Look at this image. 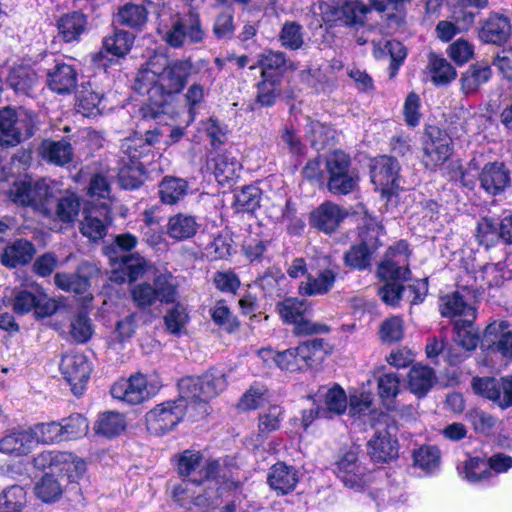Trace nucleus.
Masks as SVG:
<instances>
[{
  "instance_id": "c756f323",
  "label": "nucleus",
  "mask_w": 512,
  "mask_h": 512,
  "mask_svg": "<svg viewBox=\"0 0 512 512\" xmlns=\"http://www.w3.org/2000/svg\"><path fill=\"white\" fill-rule=\"evenodd\" d=\"M77 72L72 65L57 63L48 73L49 88L58 94H69L77 85Z\"/></svg>"
},
{
  "instance_id": "5fc2aeb1",
  "label": "nucleus",
  "mask_w": 512,
  "mask_h": 512,
  "mask_svg": "<svg viewBox=\"0 0 512 512\" xmlns=\"http://www.w3.org/2000/svg\"><path fill=\"white\" fill-rule=\"evenodd\" d=\"M429 69L436 85H446L457 76L455 68L446 59L436 55L430 56Z\"/></svg>"
},
{
  "instance_id": "13d9d810",
  "label": "nucleus",
  "mask_w": 512,
  "mask_h": 512,
  "mask_svg": "<svg viewBox=\"0 0 512 512\" xmlns=\"http://www.w3.org/2000/svg\"><path fill=\"white\" fill-rule=\"evenodd\" d=\"M63 441L74 440L85 436L88 432V421L81 414H72L60 422Z\"/></svg>"
},
{
  "instance_id": "412c9836",
  "label": "nucleus",
  "mask_w": 512,
  "mask_h": 512,
  "mask_svg": "<svg viewBox=\"0 0 512 512\" xmlns=\"http://www.w3.org/2000/svg\"><path fill=\"white\" fill-rule=\"evenodd\" d=\"M80 209L79 197L74 193L66 192L55 202H53V198L47 201L42 215L54 221L70 224L77 219Z\"/></svg>"
},
{
  "instance_id": "7c9ffc66",
  "label": "nucleus",
  "mask_w": 512,
  "mask_h": 512,
  "mask_svg": "<svg viewBox=\"0 0 512 512\" xmlns=\"http://www.w3.org/2000/svg\"><path fill=\"white\" fill-rule=\"evenodd\" d=\"M298 482L297 470L293 466L278 462L270 468L268 484L281 494L292 491Z\"/></svg>"
},
{
  "instance_id": "4468645a",
  "label": "nucleus",
  "mask_w": 512,
  "mask_h": 512,
  "mask_svg": "<svg viewBox=\"0 0 512 512\" xmlns=\"http://www.w3.org/2000/svg\"><path fill=\"white\" fill-rule=\"evenodd\" d=\"M60 371L76 396H81L91 373V365L85 355L68 352L63 355Z\"/></svg>"
},
{
  "instance_id": "a211bd4d",
  "label": "nucleus",
  "mask_w": 512,
  "mask_h": 512,
  "mask_svg": "<svg viewBox=\"0 0 512 512\" xmlns=\"http://www.w3.org/2000/svg\"><path fill=\"white\" fill-rule=\"evenodd\" d=\"M335 473L345 486L361 489L368 481V471L359 460L358 452L349 450L335 464Z\"/></svg>"
},
{
  "instance_id": "5701e85b",
  "label": "nucleus",
  "mask_w": 512,
  "mask_h": 512,
  "mask_svg": "<svg viewBox=\"0 0 512 512\" xmlns=\"http://www.w3.org/2000/svg\"><path fill=\"white\" fill-rule=\"evenodd\" d=\"M481 187L490 195H498L510 186V171L503 162H489L479 176Z\"/></svg>"
},
{
  "instance_id": "0eeeda50",
  "label": "nucleus",
  "mask_w": 512,
  "mask_h": 512,
  "mask_svg": "<svg viewBox=\"0 0 512 512\" xmlns=\"http://www.w3.org/2000/svg\"><path fill=\"white\" fill-rule=\"evenodd\" d=\"M55 191L56 184L51 180H23L14 183L10 190V197L14 203L31 207L42 215L47 201L54 198Z\"/></svg>"
},
{
  "instance_id": "a878e982",
  "label": "nucleus",
  "mask_w": 512,
  "mask_h": 512,
  "mask_svg": "<svg viewBox=\"0 0 512 512\" xmlns=\"http://www.w3.org/2000/svg\"><path fill=\"white\" fill-rule=\"evenodd\" d=\"M37 446L31 427L13 429L0 439V452L14 456L28 455Z\"/></svg>"
},
{
  "instance_id": "4c0bfd02",
  "label": "nucleus",
  "mask_w": 512,
  "mask_h": 512,
  "mask_svg": "<svg viewBox=\"0 0 512 512\" xmlns=\"http://www.w3.org/2000/svg\"><path fill=\"white\" fill-rule=\"evenodd\" d=\"M436 376L432 368L421 364H415L408 374V385L412 393L421 397L433 387Z\"/></svg>"
},
{
  "instance_id": "f3484780",
  "label": "nucleus",
  "mask_w": 512,
  "mask_h": 512,
  "mask_svg": "<svg viewBox=\"0 0 512 512\" xmlns=\"http://www.w3.org/2000/svg\"><path fill=\"white\" fill-rule=\"evenodd\" d=\"M218 496V487L212 486V489H208L207 485L196 484L186 479H183L173 489L174 500L186 509H191L192 505L208 506Z\"/></svg>"
},
{
  "instance_id": "c03bdc74",
  "label": "nucleus",
  "mask_w": 512,
  "mask_h": 512,
  "mask_svg": "<svg viewBox=\"0 0 512 512\" xmlns=\"http://www.w3.org/2000/svg\"><path fill=\"white\" fill-rule=\"evenodd\" d=\"M64 477H56L53 473H46L36 484L35 493L45 503H52L60 499L64 489Z\"/></svg>"
},
{
  "instance_id": "864d4df0",
  "label": "nucleus",
  "mask_w": 512,
  "mask_h": 512,
  "mask_svg": "<svg viewBox=\"0 0 512 512\" xmlns=\"http://www.w3.org/2000/svg\"><path fill=\"white\" fill-rule=\"evenodd\" d=\"M117 269L124 274V276L119 277L121 281L128 280L132 282L144 274L147 269V261L135 254L122 255Z\"/></svg>"
},
{
  "instance_id": "473e14b6",
  "label": "nucleus",
  "mask_w": 512,
  "mask_h": 512,
  "mask_svg": "<svg viewBox=\"0 0 512 512\" xmlns=\"http://www.w3.org/2000/svg\"><path fill=\"white\" fill-rule=\"evenodd\" d=\"M134 43V35L128 31L115 29L112 34L104 37L103 51L96 57L95 61H100L103 57V52H107L115 57H124L129 53Z\"/></svg>"
},
{
  "instance_id": "4d7b16f0",
  "label": "nucleus",
  "mask_w": 512,
  "mask_h": 512,
  "mask_svg": "<svg viewBox=\"0 0 512 512\" xmlns=\"http://www.w3.org/2000/svg\"><path fill=\"white\" fill-rule=\"evenodd\" d=\"M324 340L314 338L300 343L295 347L300 370L308 369L314 362L317 354L323 350Z\"/></svg>"
},
{
  "instance_id": "72a5a7b5",
  "label": "nucleus",
  "mask_w": 512,
  "mask_h": 512,
  "mask_svg": "<svg viewBox=\"0 0 512 512\" xmlns=\"http://www.w3.org/2000/svg\"><path fill=\"white\" fill-rule=\"evenodd\" d=\"M35 252L32 242L18 239L4 249L1 260L6 267L14 268L29 263Z\"/></svg>"
},
{
  "instance_id": "f03ea898",
  "label": "nucleus",
  "mask_w": 512,
  "mask_h": 512,
  "mask_svg": "<svg viewBox=\"0 0 512 512\" xmlns=\"http://www.w3.org/2000/svg\"><path fill=\"white\" fill-rule=\"evenodd\" d=\"M227 386L224 370L211 368L200 377H186L179 381L178 388L182 397L204 416L208 413L207 402L219 395Z\"/></svg>"
},
{
  "instance_id": "e433bc0d",
  "label": "nucleus",
  "mask_w": 512,
  "mask_h": 512,
  "mask_svg": "<svg viewBox=\"0 0 512 512\" xmlns=\"http://www.w3.org/2000/svg\"><path fill=\"white\" fill-rule=\"evenodd\" d=\"M476 317L458 319L454 324V341L465 351L475 350L480 341L479 329L474 326Z\"/></svg>"
},
{
  "instance_id": "6ab92c4d",
  "label": "nucleus",
  "mask_w": 512,
  "mask_h": 512,
  "mask_svg": "<svg viewBox=\"0 0 512 512\" xmlns=\"http://www.w3.org/2000/svg\"><path fill=\"white\" fill-rule=\"evenodd\" d=\"M111 394L115 399L135 405L149 399L154 390L148 386L146 377L138 373L128 380L115 383L111 387Z\"/></svg>"
},
{
  "instance_id": "680f3d73",
  "label": "nucleus",
  "mask_w": 512,
  "mask_h": 512,
  "mask_svg": "<svg viewBox=\"0 0 512 512\" xmlns=\"http://www.w3.org/2000/svg\"><path fill=\"white\" fill-rule=\"evenodd\" d=\"M54 282L58 288L76 294L85 293L90 286L87 277L76 273H56Z\"/></svg>"
},
{
  "instance_id": "393cba45",
  "label": "nucleus",
  "mask_w": 512,
  "mask_h": 512,
  "mask_svg": "<svg viewBox=\"0 0 512 512\" xmlns=\"http://www.w3.org/2000/svg\"><path fill=\"white\" fill-rule=\"evenodd\" d=\"M347 215V211L339 205L324 202L311 213L310 225L326 234H330L339 227Z\"/></svg>"
},
{
  "instance_id": "7ed1b4c3",
  "label": "nucleus",
  "mask_w": 512,
  "mask_h": 512,
  "mask_svg": "<svg viewBox=\"0 0 512 512\" xmlns=\"http://www.w3.org/2000/svg\"><path fill=\"white\" fill-rule=\"evenodd\" d=\"M322 20L329 25L340 23L358 29L366 24L371 7L362 0H327L318 5Z\"/></svg>"
},
{
  "instance_id": "0e129e2a",
  "label": "nucleus",
  "mask_w": 512,
  "mask_h": 512,
  "mask_svg": "<svg viewBox=\"0 0 512 512\" xmlns=\"http://www.w3.org/2000/svg\"><path fill=\"white\" fill-rule=\"evenodd\" d=\"M102 100L103 95L88 87H83L77 95V111L83 116L94 115L100 111L99 105Z\"/></svg>"
},
{
  "instance_id": "9d476101",
  "label": "nucleus",
  "mask_w": 512,
  "mask_h": 512,
  "mask_svg": "<svg viewBox=\"0 0 512 512\" xmlns=\"http://www.w3.org/2000/svg\"><path fill=\"white\" fill-rule=\"evenodd\" d=\"M205 35L199 14L190 10L187 14L172 22L165 32L164 40L169 46L180 48L202 42Z\"/></svg>"
},
{
  "instance_id": "423d86ee",
  "label": "nucleus",
  "mask_w": 512,
  "mask_h": 512,
  "mask_svg": "<svg viewBox=\"0 0 512 512\" xmlns=\"http://www.w3.org/2000/svg\"><path fill=\"white\" fill-rule=\"evenodd\" d=\"M192 409L189 400L181 394L177 400L162 402L147 412V430L153 435H164L173 430L183 420L186 412Z\"/></svg>"
},
{
  "instance_id": "8fccbe9b",
  "label": "nucleus",
  "mask_w": 512,
  "mask_h": 512,
  "mask_svg": "<svg viewBox=\"0 0 512 512\" xmlns=\"http://www.w3.org/2000/svg\"><path fill=\"white\" fill-rule=\"evenodd\" d=\"M58 457L60 464L57 471L63 474L61 477H64L65 482H76L84 475L86 471L84 460L69 452H63Z\"/></svg>"
},
{
  "instance_id": "9b49d317",
  "label": "nucleus",
  "mask_w": 512,
  "mask_h": 512,
  "mask_svg": "<svg viewBox=\"0 0 512 512\" xmlns=\"http://www.w3.org/2000/svg\"><path fill=\"white\" fill-rule=\"evenodd\" d=\"M307 308V303L297 298H287L277 305V310L283 321L295 325L294 332L296 334L328 333L330 328L326 324L314 323L305 319Z\"/></svg>"
},
{
  "instance_id": "c9c22d12",
  "label": "nucleus",
  "mask_w": 512,
  "mask_h": 512,
  "mask_svg": "<svg viewBox=\"0 0 512 512\" xmlns=\"http://www.w3.org/2000/svg\"><path fill=\"white\" fill-rule=\"evenodd\" d=\"M199 228L196 218L190 214L178 213L169 218L167 234L174 240L184 241L192 238Z\"/></svg>"
},
{
  "instance_id": "49530a36",
  "label": "nucleus",
  "mask_w": 512,
  "mask_h": 512,
  "mask_svg": "<svg viewBox=\"0 0 512 512\" xmlns=\"http://www.w3.org/2000/svg\"><path fill=\"white\" fill-rule=\"evenodd\" d=\"M87 20L84 14L73 12L62 16L58 29L66 42L77 40L86 28Z\"/></svg>"
},
{
  "instance_id": "f257e3e1",
  "label": "nucleus",
  "mask_w": 512,
  "mask_h": 512,
  "mask_svg": "<svg viewBox=\"0 0 512 512\" xmlns=\"http://www.w3.org/2000/svg\"><path fill=\"white\" fill-rule=\"evenodd\" d=\"M192 69L188 59L168 63L162 55L151 57L138 71L134 82V89L148 97L139 109L141 119L167 125L174 113V96L184 89Z\"/></svg>"
},
{
  "instance_id": "aec40b11",
  "label": "nucleus",
  "mask_w": 512,
  "mask_h": 512,
  "mask_svg": "<svg viewBox=\"0 0 512 512\" xmlns=\"http://www.w3.org/2000/svg\"><path fill=\"white\" fill-rule=\"evenodd\" d=\"M317 404V416L323 418H330L334 415L343 414L348 405V400L345 391L338 385L331 388L320 387L314 399Z\"/></svg>"
},
{
  "instance_id": "dca6fc26",
  "label": "nucleus",
  "mask_w": 512,
  "mask_h": 512,
  "mask_svg": "<svg viewBox=\"0 0 512 512\" xmlns=\"http://www.w3.org/2000/svg\"><path fill=\"white\" fill-rule=\"evenodd\" d=\"M472 387L476 394L491 400L502 409L512 406V375L500 379L474 378Z\"/></svg>"
},
{
  "instance_id": "de8ad7c7",
  "label": "nucleus",
  "mask_w": 512,
  "mask_h": 512,
  "mask_svg": "<svg viewBox=\"0 0 512 512\" xmlns=\"http://www.w3.org/2000/svg\"><path fill=\"white\" fill-rule=\"evenodd\" d=\"M148 12L144 5L127 3L118 9L116 21L131 28H141L147 21Z\"/></svg>"
},
{
  "instance_id": "c85d7f7f",
  "label": "nucleus",
  "mask_w": 512,
  "mask_h": 512,
  "mask_svg": "<svg viewBox=\"0 0 512 512\" xmlns=\"http://www.w3.org/2000/svg\"><path fill=\"white\" fill-rule=\"evenodd\" d=\"M461 290L458 288L457 291L440 299L439 309L443 317L464 319L477 315L476 308L469 302L467 295L461 293Z\"/></svg>"
},
{
  "instance_id": "20e7f679",
  "label": "nucleus",
  "mask_w": 512,
  "mask_h": 512,
  "mask_svg": "<svg viewBox=\"0 0 512 512\" xmlns=\"http://www.w3.org/2000/svg\"><path fill=\"white\" fill-rule=\"evenodd\" d=\"M312 267L319 269L316 276L307 275L306 281L299 285V292L303 296H316L328 293L336 282L338 274L337 265L330 254L313 247L309 254Z\"/></svg>"
},
{
  "instance_id": "603ef678",
  "label": "nucleus",
  "mask_w": 512,
  "mask_h": 512,
  "mask_svg": "<svg viewBox=\"0 0 512 512\" xmlns=\"http://www.w3.org/2000/svg\"><path fill=\"white\" fill-rule=\"evenodd\" d=\"M126 421L122 414L117 412H106L99 416L95 431L106 437L117 436L125 430Z\"/></svg>"
},
{
  "instance_id": "ddd939ff",
  "label": "nucleus",
  "mask_w": 512,
  "mask_h": 512,
  "mask_svg": "<svg viewBox=\"0 0 512 512\" xmlns=\"http://www.w3.org/2000/svg\"><path fill=\"white\" fill-rule=\"evenodd\" d=\"M423 163L435 170L443 165L452 154V139L437 127L426 130L423 142Z\"/></svg>"
},
{
  "instance_id": "bf43d9fd",
  "label": "nucleus",
  "mask_w": 512,
  "mask_h": 512,
  "mask_svg": "<svg viewBox=\"0 0 512 512\" xmlns=\"http://www.w3.org/2000/svg\"><path fill=\"white\" fill-rule=\"evenodd\" d=\"M401 379L397 373H384L377 379L378 395L384 404L392 402L400 392Z\"/></svg>"
},
{
  "instance_id": "bb28decb",
  "label": "nucleus",
  "mask_w": 512,
  "mask_h": 512,
  "mask_svg": "<svg viewBox=\"0 0 512 512\" xmlns=\"http://www.w3.org/2000/svg\"><path fill=\"white\" fill-rule=\"evenodd\" d=\"M483 339L492 350L503 357L512 358V330L506 321H494L490 323L483 335Z\"/></svg>"
},
{
  "instance_id": "b1692460",
  "label": "nucleus",
  "mask_w": 512,
  "mask_h": 512,
  "mask_svg": "<svg viewBox=\"0 0 512 512\" xmlns=\"http://www.w3.org/2000/svg\"><path fill=\"white\" fill-rule=\"evenodd\" d=\"M107 205L95 206L84 210V217L80 223V231L90 240L102 239L107 233V225L111 221Z\"/></svg>"
},
{
  "instance_id": "37998d69",
  "label": "nucleus",
  "mask_w": 512,
  "mask_h": 512,
  "mask_svg": "<svg viewBox=\"0 0 512 512\" xmlns=\"http://www.w3.org/2000/svg\"><path fill=\"white\" fill-rule=\"evenodd\" d=\"M188 191V183L182 178L166 176L159 184V195L163 203L173 205L182 200Z\"/></svg>"
},
{
  "instance_id": "3c124183",
  "label": "nucleus",
  "mask_w": 512,
  "mask_h": 512,
  "mask_svg": "<svg viewBox=\"0 0 512 512\" xmlns=\"http://www.w3.org/2000/svg\"><path fill=\"white\" fill-rule=\"evenodd\" d=\"M118 179L124 189L133 190L142 184L143 165L141 163H125V158L120 157Z\"/></svg>"
},
{
  "instance_id": "6e6552de",
  "label": "nucleus",
  "mask_w": 512,
  "mask_h": 512,
  "mask_svg": "<svg viewBox=\"0 0 512 512\" xmlns=\"http://www.w3.org/2000/svg\"><path fill=\"white\" fill-rule=\"evenodd\" d=\"M325 167L329 175L327 187L333 194L346 195L357 187L358 176L351 169L350 156L345 152L336 150L330 153Z\"/></svg>"
},
{
  "instance_id": "774afa93",
  "label": "nucleus",
  "mask_w": 512,
  "mask_h": 512,
  "mask_svg": "<svg viewBox=\"0 0 512 512\" xmlns=\"http://www.w3.org/2000/svg\"><path fill=\"white\" fill-rule=\"evenodd\" d=\"M281 45L290 50L300 49L304 43L302 27L296 22L284 23L279 34Z\"/></svg>"
},
{
  "instance_id": "79ce46f5",
  "label": "nucleus",
  "mask_w": 512,
  "mask_h": 512,
  "mask_svg": "<svg viewBox=\"0 0 512 512\" xmlns=\"http://www.w3.org/2000/svg\"><path fill=\"white\" fill-rule=\"evenodd\" d=\"M214 175L220 184L234 181L239 176L240 162L230 153L218 154L214 159Z\"/></svg>"
},
{
  "instance_id": "a19ab883",
  "label": "nucleus",
  "mask_w": 512,
  "mask_h": 512,
  "mask_svg": "<svg viewBox=\"0 0 512 512\" xmlns=\"http://www.w3.org/2000/svg\"><path fill=\"white\" fill-rule=\"evenodd\" d=\"M40 154L47 162L63 166L72 160L73 149L71 144L65 140H45L41 144Z\"/></svg>"
},
{
  "instance_id": "2f4dec72",
  "label": "nucleus",
  "mask_w": 512,
  "mask_h": 512,
  "mask_svg": "<svg viewBox=\"0 0 512 512\" xmlns=\"http://www.w3.org/2000/svg\"><path fill=\"white\" fill-rule=\"evenodd\" d=\"M162 134L158 129L146 132L145 142L141 138H127L121 144L122 156L125 163H141L140 158L149 151V146L158 141L159 135Z\"/></svg>"
},
{
  "instance_id": "69168bd1",
  "label": "nucleus",
  "mask_w": 512,
  "mask_h": 512,
  "mask_svg": "<svg viewBox=\"0 0 512 512\" xmlns=\"http://www.w3.org/2000/svg\"><path fill=\"white\" fill-rule=\"evenodd\" d=\"M32 433L39 443L52 444L63 441L62 428L58 422L38 423L31 427Z\"/></svg>"
},
{
  "instance_id": "a18cd8bd",
  "label": "nucleus",
  "mask_w": 512,
  "mask_h": 512,
  "mask_svg": "<svg viewBox=\"0 0 512 512\" xmlns=\"http://www.w3.org/2000/svg\"><path fill=\"white\" fill-rule=\"evenodd\" d=\"M153 285L161 303H174L178 297L177 278L169 271L159 273L153 280Z\"/></svg>"
},
{
  "instance_id": "39448f33",
  "label": "nucleus",
  "mask_w": 512,
  "mask_h": 512,
  "mask_svg": "<svg viewBox=\"0 0 512 512\" xmlns=\"http://www.w3.org/2000/svg\"><path fill=\"white\" fill-rule=\"evenodd\" d=\"M219 468L217 460L204 459L203 455L195 450H185L178 458L180 476L196 484L207 485L208 489H212V486L218 487Z\"/></svg>"
},
{
  "instance_id": "052dcab7",
  "label": "nucleus",
  "mask_w": 512,
  "mask_h": 512,
  "mask_svg": "<svg viewBox=\"0 0 512 512\" xmlns=\"http://www.w3.org/2000/svg\"><path fill=\"white\" fill-rule=\"evenodd\" d=\"M333 129L317 120L308 118L306 136L316 150L324 148L333 137Z\"/></svg>"
},
{
  "instance_id": "4be33fe9",
  "label": "nucleus",
  "mask_w": 512,
  "mask_h": 512,
  "mask_svg": "<svg viewBox=\"0 0 512 512\" xmlns=\"http://www.w3.org/2000/svg\"><path fill=\"white\" fill-rule=\"evenodd\" d=\"M367 451L370 458L375 462L391 461L398 457V440L391 430H378L368 441Z\"/></svg>"
},
{
  "instance_id": "cd10ccee",
  "label": "nucleus",
  "mask_w": 512,
  "mask_h": 512,
  "mask_svg": "<svg viewBox=\"0 0 512 512\" xmlns=\"http://www.w3.org/2000/svg\"><path fill=\"white\" fill-rule=\"evenodd\" d=\"M511 29L508 17L494 13L483 23L479 37L485 43L501 45L510 37Z\"/></svg>"
},
{
  "instance_id": "09e8293b",
  "label": "nucleus",
  "mask_w": 512,
  "mask_h": 512,
  "mask_svg": "<svg viewBox=\"0 0 512 512\" xmlns=\"http://www.w3.org/2000/svg\"><path fill=\"white\" fill-rule=\"evenodd\" d=\"M26 503V491L20 485L9 486L0 493V512H22Z\"/></svg>"
},
{
  "instance_id": "e2e57ef3",
  "label": "nucleus",
  "mask_w": 512,
  "mask_h": 512,
  "mask_svg": "<svg viewBox=\"0 0 512 512\" xmlns=\"http://www.w3.org/2000/svg\"><path fill=\"white\" fill-rule=\"evenodd\" d=\"M213 33L218 39H232L235 33L234 8L226 6L215 18Z\"/></svg>"
},
{
  "instance_id": "f8f14e48",
  "label": "nucleus",
  "mask_w": 512,
  "mask_h": 512,
  "mask_svg": "<svg viewBox=\"0 0 512 512\" xmlns=\"http://www.w3.org/2000/svg\"><path fill=\"white\" fill-rule=\"evenodd\" d=\"M400 165L393 157L383 155L372 160L371 181L383 197H389L399 188Z\"/></svg>"
},
{
  "instance_id": "f704fd0d",
  "label": "nucleus",
  "mask_w": 512,
  "mask_h": 512,
  "mask_svg": "<svg viewBox=\"0 0 512 512\" xmlns=\"http://www.w3.org/2000/svg\"><path fill=\"white\" fill-rule=\"evenodd\" d=\"M492 76L491 67L483 62L472 64L462 74L461 90L465 95L474 94L478 89L488 82Z\"/></svg>"
},
{
  "instance_id": "6e6d98bb",
  "label": "nucleus",
  "mask_w": 512,
  "mask_h": 512,
  "mask_svg": "<svg viewBox=\"0 0 512 512\" xmlns=\"http://www.w3.org/2000/svg\"><path fill=\"white\" fill-rule=\"evenodd\" d=\"M465 417L474 431L483 435H490L497 424V418L480 408L468 410Z\"/></svg>"
},
{
  "instance_id": "58836bf2",
  "label": "nucleus",
  "mask_w": 512,
  "mask_h": 512,
  "mask_svg": "<svg viewBox=\"0 0 512 512\" xmlns=\"http://www.w3.org/2000/svg\"><path fill=\"white\" fill-rule=\"evenodd\" d=\"M460 477L470 483H481L492 477L487 461L480 457H468L457 466Z\"/></svg>"
},
{
  "instance_id": "ea45409f",
  "label": "nucleus",
  "mask_w": 512,
  "mask_h": 512,
  "mask_svg": "<svg viewBox=\"0 0 512 512\" xmlns=\"http://www.w3.org/2000/svg\"><path fill=\"white\" fill-rule=\"evenodd\" d=\"M7 81L16 93L30 96L38 84V77L30 67L19 66L10 71Z\"/></svg>"
},
{
  "instance_id": "338daca9",
  "label": "nucleus",
  "mask_w": 512,
  "mask_h": 512,
  "mask_svg": "<svg viewBox=\"0 0 512 512\" xmlns=\"http://www.w3.org/2000/svg\"><path fill=\"white\" fill-rule=\"evenodd\" d=\"M189 320L187 309L180 303L174 305L164 316L167 330L174 335H179L185 329Z\"/></svg>"
},
{
  "instance_id": "2eb2a0df",
  "label": "nucleus",
  "mask_w": 512,
  "mask_h": 512,
  "mask_svg": "<svg viewBox=\"0 0 512 512\" xmlns=\"http://www.w3.org/2000/svg\"><path fill=\"white\" fill-rule=\"evenodd\" d=\"M23 131L26 137L33 135L27 117H22L10 107L0 110V146H17L22 141Z\"/></svg>"
},
{
  "instance_id": "1a4fd4ad",
  "label": "nucleus",
  "mask_w": 512,
  "mask_h": 512,
  "mask_svg": "<svg viewBox=\"0 0 512 512\" xmlns=\"http://www.w3.org/2000/svg\"><path fill=\"white\" fill-rule=\"evenodd\" d=\"M13 311L23 315L35 308L36 313L41 317L52 315L57 308L56 302L48 298L42 288L34 283H28L13 290L12 299Z\"/></svg>"
}]
</instances>
